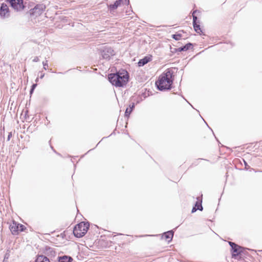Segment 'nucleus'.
Here are the masks:
<instances>
[{"label": "nucleus", "instance_id": "nucleus-21", "mask_svg": "<svg viewBox=\"0 0 262 262\" xmlns=\"http://www.w3.org/2000/svg\"><path fill=\"white\" fill-rule=\"evenodd\" d=\"M43 68L44 70H46L48 67V60H46L42 62Z\"/></svg>", "mask_w": 262, "mask_h": 262}, {"label": "nucleus", "instance_id": "nucleus-7", "mask_svg": "<svg viewBox=\"0 0 262 262\" xmlns=\"http://www.w3.org/2000/svg\"><path fill=\"white\" fill-rule=\"evenodd\" d=\"M115 54L114 50L111 47L104 48L101 51V56L103 59H110Z\"/></svg>", "mask_w": 262, "mask_h": 262}, {"label": "nucleus", "instance_id": "nucleus-4", "mask_svg": "<svg viewBox=\"0 0 262 262\" xmlns=\"http://www.w3.org/2000/svg\"><path fill=\"white\" fill-rule=\"evenodd\" d=\"M7 2L9 3L11 7L16 11H21L24 8L25 6L23 4V0H6Z\"/></svg>", "mask_w": 262, "mask_h": 262}, {"label": "nucleus", "instance_id": "nucleus-25", "mask_svg": "<svg viewBox=\"0 0 262 262\" xmlns=\"http://www.w3.org/2000/svg\"><path fill=\"white\" fill-rule=\"evenodd\" d=\"M39 60V58L37 56L35 57L33 59V61L34 62H38Z\"/></svg>", "mask_w": 262, "mask_h": 262}, {"label": "nucleus", "instance_id": "nucleus-13", "mask_svg": "<svg viewBox=\"0 0 262 262\" xmlns=\"http://www.w3.org/2000/svg\"><path fill=\"white\" fill-rule=\"evenodd\" d=\"M197 17L195 15H193V25L195 32L198 33L200 34V32H202L200 26L199 24L196 23Z\"/></svg>", "mask_w": 262, "mask_h": 262}, {"label": "nucleus", "instance_id": "nucleus-17", "mask_svg": "<svg viewBox=\"0 0 262 262\" xmlns=\"http://www.w3.org/2000/svg\"><path fill=\"white\" fill-rule=\"evenodd\" d=\"M192 47V44L191 43H188L183 47L179 48L178 50L180 52L181 51H186L188 50Z\"/></svg>", "mask_w": 262, "mask_h": 262}, {"label": "nucleus", "instance_id": "nucleus-2", "mask_svg": "<svg viewBox=\"0 0 262 262\" xmlns=\"http://www.w3.org/2000/svg\"><path fill=\"white\" fill-rule=\"evenodd\" d=\"M89 228V225L85 222H81L76 225L73 230V234L77 237L83 236Z\"/></svg>", "mask_w": 262, "mask_h": 262}, {"label": "nucleus", "instance_id": "nucleus-27", "mask_svg": "<svg viewBox=\"0 0 262 262\" xmlns=\"http://www.w3.org/2000/svg\"><path fill=\"white\" fill-rule=\"evenodd\" d=\"M12 137V133L11 132H10L9 133V135L8 136V138H7V140L9 141L10 140L11 137Z\"/></svg>", "mask_w": 262, "mask_h": 262}, {"label": "nucleus", "instance_id": "nucleus-11", "mask_svg": "<svg viewBox=\"0 0 262 262\" xmlns=\"http://www.w3.org/2000/svg\"><path fill=\"white\" fill-rule=\"evenodd\" d=\"M151 60V57L149 56H145L143 58L141 59L138 62L139 67H143L148 62Z\"/></svg>", "mask_w": 262, "mask_h": 262}, {"label": "nucleus", "instance_id": "nucleus-8", "mask_svg": "<svg viewBox=\"0 0 262 262\" xmlns=\"http://www.w3.org/2000/svg\"><path fill=\"white\" fill-rule=\"evenodd\" d=\"M46 8L45 5L43 4H38L31 10L32 14L36 15H40L45 10Z\"/></svg>", "mask_w": 262, "mask_h": 262}, {"label": "nucleus", "instance_id": "nucleus-31", "mask_svg": "<svg viewBox=\"0 0 262 262\" xmlns=\"http://www.w3.org/2000/svg\"><path fill=\"white\" fill-rule=\"evenodd\" d=\"M244 163L245 164V165L246 166L247 165V163H246V161H244Z\"/></svg>", "mask_w": 262, "mask_h": 262}, {"label": "nucleus", "instance_id": "nucleus-1", "mask_svg": "<svg viewBox=\"0 0 262 262\" xmlns=\"http://www.w3.org/2000/svg\"><path fill=\"white\" fill-rule=\"evenodd\" d=\"M173 71L171 69H167L163 72L159 77L156 82L157 88L160 91L168 90L171 89L173 80Z\"/></svg>", "mask_w": 262, "mask_h": 262}, {"label": "nucleus", "instance_id": "nucleus-22", "mask_svg": "<svg viewBox=\"0 0 262 262\" xmlns=\"http://www.w3.org/2000/svg\"><path fill=\"white\" fill-rule=\"evenodd\" d=\"M132 112V110H129V108H127L126 109L125 112V116H128L131 112Z\"/></svg>", "mask_w": 262, "mask_h": 262}, {"label": "nucleus", "instance_id": "nucleus-3", "mask_svg": "<svg viewBox=\"0 0 262 262\" xmlns=\"http://www.w3.org/2000/svg\"><path fill=\"white\" fill-rule=\"evenodd\" d=\"M128 80V75L126 71L122 72H118V80L115 83L117 87H122L125 85Z\"/></svg>", "mask_w": 262, "mask_h": 262}, {"label": "nucleus", "instance_id": "nucleus-10", "mask_svg": "<svg viewBox=\"0 0 262 262\" xmlns=\"http://www.w3.org/2000/svg\"><path fill=\"white\" fill-rule=\"evenodd\" d=\"M108 79L109 81L115 86V83L117 80H118V73L110 74L108 75Z\"/></svg>", "mask_w": 262, "mask_h": 262}, {"label": "nucleus", "instance_id": "nucleus-15", "mask_svg": "<svg viewBox=\"0 0 262 262\" xmlns=\"http://www.w3.org/2000/svg\"><path fill=\"white\" fill-rule=\"evenodd\" d=\"M35 262H50V260L49 257L41 255L37 256Z\"/></svg>", "mask_w": 262, "mask_h": 262}, {"label": "nucleus", "instance_id": "nucleus-18", "mask_svg": "<svg viewBox=\"0 0 262 262\" xmlns=\"http://www.w3.org/2000/svg\"><path fill=\"white\" fill-rule=\"evenodd\" d=\"M46 253L48 256L51 258L56 255V252L51 248H49L47 249Z\"/></svg>", "mask_w": 262, "mask_h": 262}, {"label": "nucleus", "instance_id": "nucleus-14", "mask_svg": "<svg viewBox=\"0 0 262 262\" xmlns=\"http://www.w3.org/2000/svg\"><path fill=\"white\" fill-rule=\"evenodd\" d=\"M173 236V232L172 231H169L163 234V237L169 242L172 240Z\"/></svg>", "mask_w": 262, "mask_h": 262}, {"label": "nucleus", "instance_id": "nucleus-20", "mask_svg": "<svg viewBox=\"0 0 262 262\" xmlns=\"http://www.w3.org/2000/svg\"><path fill=\"white\" fill-rule=\"evenodd\" d=\"M172 36L174 39H175L176 40H179L181 39L182 35L180 34H176L172 35Z\"/></svg>", "mask_w": 262, "mask_h": 262}, {"label": "nucleus", "instance_id": "nucleus-23", "mask_svg": "<svg viewBox=\"0 0 262 262\" xmlns=\"http://www.w3.org/2000/svg\"><path fill=\"white\" fill-rule=\"evenodd\" d=\"M37 86V84L35 83V84H33L32 85V88L30 90V94H32L33 92V91L34 90V89Z\"/></svg>", "mask_w": 262, "mask_h": 262}, {"label": "nucleus", "instance_id": "nucleus-30", "mask_svg": "<svg viewBox=\"0 0 262 262\" xmlns=\"http://www.w3.org/2000/svg\"><path fill=\"white\" fill-rule=\"evenodd\" d=\"M38 78H37L35 81L37 82L38 81Z\"/></svg>", "mask_w": 262, "mask_h": 262}, {"label": "nucleus", "instance_id": "nucleus-26", "mask_svg": "<svg viewBox=\"0 0 262 262\" xmlns=\"http://www.w3.org/2000/svg\"><path fill=\"white\" fill-rule=\"evenodd\" d=\"M197 210H199L198 208H196L195 207H193L192 209L191 212L194 213Z\"/></svg>", "mask_w": 262, "mask_h": 262}, {"label": "nucleus", "instance_id": "nucleus-9", "mask_svg": "<svg viewBox=\"0 0 262 262\" xmlns=\"http://www.w3.org/2000/svg\"><path fill=\"white\" fill-rule=\"evenodd\" d=\"M10 15L9 9L5 3H2L0 8V16L1 17H8Z\"/></svg>", "mask_w": 262, "mask_h": 262}, {"label": "nucleus", "instance_id": "nucleus-16", "mask_svg": "<svg viewBox=\"0 0 262 262\" xmlns=\"http://www.w3.org/2000/svg\"><path fill=\"white\" fill-rule=\"evenodd\" d=\"M121 0H116L114 4H110L109 8L111 11L116 9L121 4Z\"/></svg>", "mask_w": 262, "mask_h": 262}, {"label": "nucleus", "instance_id": "nucleus-19", "mask_svg": "<svg viewBox=\"0 0 262 262\" xmlns=\"http://www.w3.org/2000/svg\"><path fill=\"white\" fill-rule=\"evenodd\" d=\"M194 207H196V208H198L199 210L202 211L203 209L202 205V200L198 201L195 203Z\"/></svg>", "mask_w": 262, "mask_h": 262}, {"label": "nucleus", "instance_id": "nucleus-5", "mask_svg": "<svg viewBox=\"0 0 262 262\" xmlns=\"http://www.w3.org/2000/svg\"><path fill=\"white\" fill-rule=\"evenodd\" d=\"M25 229V227L23 225L18 224L15 222H13L10 226V229L13 235L18 234L19 231H23Z\"/></svg>", "mask_w": 262, "mask_h": 262}, {"label": "nucleus", "instance_id": "nucleus-28", "mask_svg": "<svg viewBox=\"0 0 262 262\" xmlns=\"http://www.w3.org/2000/svg\"><path fill=\"white\" fill-rule=\"evenodd\" d=\"M44 76H45V74L41 73V75H40V78H42Z\"/></svg>", "mask_w": 262, "mask_h": 262}, {"label": "nucleus", "instance_id": "nucleus-24", "mask_svg": "<svg viewBox=\"0 0 262 262\" xmlns=\"http://www.w3.org/2000/svg\"><path fill=\"white\" fill-rule=\"evenodd\" d=\"M129 109L132 110V111H133V108L135 107V103H132L131 104H129Z\"/></svg>", "mask_w": 262, "mask_h": 262}, {"label": "nucleus", "instance_id": "nucleus-6", "mask_svg": "<svg viewBox=\"0 0 262 262\" xmlns=\"http://www.w3.org/2000/svg\"><path fill=\"white\" fill-rule=\"evenodd\" d=\"M229 244L231 246L233 252L232 254V257H235L243 252V248L242 247L232 242H229Z\"/></svg>", "mask_w": 262, "mask_h": 262}, {"label": "nucleus", "instance_id": "nucleus-12", "mask_svg": "<svg viewBox=\"0 0 262 262\" xmlns=\"http://www.w3.org/2000/svg\"><path fill=\"white\" fill-rule=\"evenodd\" d=\"M57 260L58 262H71L73 260L72 257L67 255L58 256Z\"/></svg>", "mask_w": 262, "mask_h": 262}, {"label": "nucleus", "instance_id": "nucleus-29", "mask_svg": "<svg viewBox=\"0 0 262 262\" xmlns=\"http://www.w3.org/2000/svg\"><path fill=\"white\" fill-rule=\"evenodd\" d=\"M125 2H127V4H129V0H125Z\"/></svg>", "mask_w": 262, "mask_h": 262}]
</instances>
